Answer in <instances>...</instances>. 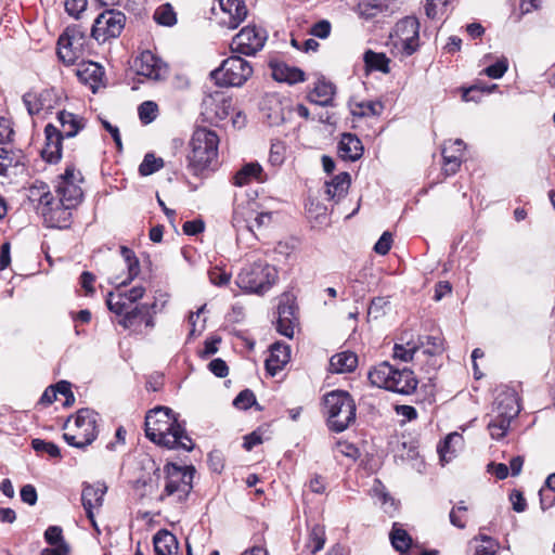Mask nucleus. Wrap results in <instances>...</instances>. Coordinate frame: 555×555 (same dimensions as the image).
<instances>
[{
    "mask_svg": "<svg viewBox=\"0 0 555 555\" xmlns=\"http://www.w3.org/2000/svg\"><path fill=\"white\" fill-rule=\"evenodd\" d=\"M145 435L151 441L167 449L191 451L194 448L184 426L167 406H157L146 414Z\"/></svg>",
    "mask_w": 555,
    "mask_h": 555,
    "instance_id": "f257e3e1",
    "label": "nucleus"
},
{
    "mask_svg": "<svg viewBox=\"0 0 555 555\" xmlns=\"http://www.w3.org/2000/svg\"><path fill=\"white\" fill-rule=\"evenodd\" d=\"M219 138L217 133L207 128H197L192 134L188 155L189 170L195 175H203L214 169L217 164Z\"/></svg>",
    "mask_w": 555,
    "mask_h": 555,
    "instance_id": "f03ea898",
    "label": "nucleus"
},
{
    "mask_svg": "<svg viewBox=\"0 0 555 555\" xmlns=\"http://www.w3.org/2000/svg\"><path fill=\"white\" fill-rule=\"evenodd\" d=\"M324 414L332 431L343 433L356 422V402L344 390H333L324 396Z\"/></svg>",
    "mask_w": 555,
    "mask_h": 555,
    "instance_id": "7ed1b4c3",
    "label": "nucleus"
},
{
    "mask_svg": "<svg viewBox=\"0 0 555 555\" xmlns=\"http://www.w3.org/2000/svg\"><path fill=\"white\" fill-rule=\"evenodd\" d=\"M276 280L278 271L273 266L256 261L242 268L235 284L245 293L260 295L268 292Z\"/></svg>",
    "mask_w": 555,
    "mask_h": 555,
    "instance_id": "20e7f679",
    "label": "nucleus"
},
{
    "mask_svg": "<svg viewBox=\"0 0 555 555\" xmlns=\"http://www.w3.org/2000/svg\"><path fill=\"white\" fill-rule=\"evenodd\" d=\"M165 472L166 482L159 500L168 499L170 503L185 502L193 489L194 467L167 464Z\"/></svg>",
    "mask_w": 555,
    "mask_h": 555,
    "instance_id": "39448f33",
    "label": "nucleus"
},
{
    "mask_svg": "<svg viewBox=\"0 0 555 555\" xmlns=\"http://www.w3.org/2000/svg\"><path fill=\"white\" fill-rule=\"evenodd\" d=\"M253 72L248 61L240 55H233L225 59L210 75L219 86L241 87L251 77Z\"/></svg>",
    "mask_w": 555,
    "mask_h": 555,
    "instance_id": "423d86ee",
    "label": "nucleus"
},
{
    "mask_svg": "<svg viewBox=\"0 0 555 555\" xmlns=\"http://www.w3.org/2000/svg\"><path fill=\"white\" fill-rule=\"evenodd\" d=\"M391 44L401 56H411L420 48V22L414 16L398 21L390 35Z\"/></svg>",
    "mask_w": 555,
    "mask_h": 555,
    "instance_id": "0eeeda50",
    "label": "nucleus"
},
{
    "mask_svg": "<svg viewBox=\"0 0 555 555\" xmlns=\"http://www.w3.org/2000/svg\"><path fill=\"white\" fill-rule=\"evenodd\" d=\"M98 413L89 409H81L74 417L75 433H65L64 440L73 447L82 449L96 438Z\"/></svg>",
    "mask_w": 555,
    "mask_h": 555,
    "instance_id": "6e6552de",
    "label": "nucleus"
},
{
    "mask_svg": "<svg viewBox=\"0 0 555 555\" xmlns=\"http://www.w3.org/2000/svg\"><path fill=\"white\" fill-rule=\"evenodd\" d=\"M87 36L79 26H69L57 40V55L65 65H73L82 55Z\"/></svg>",
    "mask_w": 555,
    "mask_h": 555,
    "instance_id": "1a4fd4ad",
    "label": "nucleus"
},
{
    "mask_svg": "<svg viewBox=\"0 0 555 555\" xmlns=\"http://www.w3.org/2000/svg\"><path fill=\"white\" fill-rule=\"evenodd\" d=\"M42 193L39 198L40 211L44 223L50 228H67L69 225L70 209L73 207L62 206L60 202H55L48 186L41 183Z\"/></svg>",
    "mask_w": 555,
    "mask_h": 555,
    "instance_id": "9d476101",
    "label": "nucleus"
},
{
    "mask_svg": "<svg viewBox=\"0 0 555 555\" xmlns=\"http://www.w3.org/2000/svg\"><path fill=\"white\" fill-rule=\"evenodd\" d=\"M125 23L126 16L122 12L106 10L95 18L91 36L98 42H105L109 38H117L121 34Z\"/></svg>",
    "mask_w": 555,
    "mask_h": 555,
    "instance_id": "9b49d317",
    "label": "nucleus"
},
{
    "mask_svg": "<svg viewBox=\"0 0 555 555\" xmlns=\"http://www.w3.org/2000/svg\"><path fill=\"white\" fill-rule=\"evenodd\" d=\"M267 41V33L256 26H246L236 34L230 44L233 53L242 55H255Z\"/></svg>",
    "mask_w": 555,
    "mask_h": 555,
    "instance_id": "f8f14e48",
    "label": "nucleus"
},
{
    "mask_svg": "<svg viewBox=\"0 0 555 555\" xmlns=\"http://www.w3.org/2000/svg\"><path fill=\"white\" fill-rule=\"evenodd\" d=\"M134 69L139 76L153 81H159L167 77V65L151 51H143L134 60Z\"/></svg>",
    "mask_w": 555,
    "mask_h": 555,
    "instance_id": "ddd939ff",
    "label": "nucleus"
},
{
    "mask_svg": "<svg viewBox=\"0 0 555 555\" xmlns=\"http://www.w3.org/2000/svg\"><path fill=\"white\" fill-rule=\"evenodd\" d=\"M59 95L55 89H43L39 92L29 91L23 95V102L29 115L39 114L41 111H51L59 103Z\"/></svg>",
    "mask_w": 555,
    "mask_h": 555,
    "instance_id": "4468645a",
    "label": "nucleus"
},
{
    "mask_svg": "<svg viewBox=\"0 0 555 555\" xmlns=\"http://www.w3.org/2000/svg\"><path fill=\"white\" fill-rule=\"evenodd\" d=\"M205 114L215 121L227 119L234 111L231 98L222 94L210 95L204 100Z\"/></svg>",
    "mask_w": 555,
    "mask_h": 555,
    "instance_id": "2eb2a0df",
    "label": "nucleus"
},
{
    "mask_svg": "<svg viewBox=\"0 0 555 555\" xmlns=\"http://www.w3.org/2000/svg\"><path fill=\"white\" fill-rule=\"evenodd\" d=\"M491 412L498 414V417L512 421L520 412L517 393L514 390L500 392L493 402Z\"/></svg>",
    "mask_w": 555,
    "mask_h": 555,
    "instance_id": "dca6fc26",
    "label": "nucleus"
},
{
    "mask_svg": "<svg viewBox=\"0 0 555 555\" xmlns=\"http://www.w3.org/2000/svg\"><path fill=\"white\" fill-rule=\"evenodd\" d=\"M46 144L41 151L42 158L48 163H57L62 156V133L60 129L48 124L44 128Z\"/></svg>",
    "mask_w": 555,
    "mask_h": 555,
    "instance_id": "f3484780",
    "label": "nucleus"
},
{
    "mask_svg": "<svg viewBox=\"0 0 555 555\" xmlns=\"http://www.w3.org/2000/svg\"><path fill=\"white\" fill-rule=\"evenodd\" d=\"M269 66L272 77L276 81L293 85L305 80V73L301 69L291 67L282 61L272 59L269 62Z\"/></svg>",
    "mask_w": 555,
    "mask_h": 555,
    "instance_id": "a211bd4d",
    "label": "nucleus"
},
{
    "mask_svg": "<svg viewBox=\"0 0 555 555\" xmlns=\"http://www.w3.org/2000/svg\"><path fill=\"white\" fill-rule=\"evenodd\" d=\"M291 360V348L283 343H274L270 348V356L266 360V370L274 376Z\"/></svg>",
    "mask_w": 555,
    "mask_h": 555,
    "instance_id": "6ab92c4d",
    "label": "nucleus"
},
{
    "mask_svg": "<svg viewBox=\"0 0 555 555\" xmlns=\"http://www.w3.org/2000/svg\"><path fill=\"white\" fill-rule=\"evenodd\" d=\"M422 345L424 344L421 337H414L412 334L402 335L393 346L392 357L403 362L412 361Z\"/></svg>",
    "mask_w": 555,
    "mask_h": 555,
    "instance_id": "aec40b11",
    "label": "nucleus"
},
{
    "mask_svg": "<svg viewBox=\"0 0 555 555\" xmlns=\"http://www.w3.org/2000/svg\"><path fill=\"white\" fill-rule=\"evenodd\" d=\"M106 488L103 485L92 486L86 485L82 489L81 501L88 518L95 525L93 517V508L100 507L103 503V498Z\"/></svg>",
    "mask_w": 555,
    "mask_h": 555,
    "instance_id": "412c9836",
    "label": "nucleus"
},
{
    "mask_svg": "<svg viewBox=\"0 0 555 555\" xmlns=\"http://www.w3.org/2000/svg\"><path fill=\"white\" fill-rule=\"evenodd\" d=\"M219 5L228 20L223 24L229 28H236L247 16V8L243 0H218Z\"/></svg>",
    "mask_w": 555,
    "mask_h": 555,
    "instance_id": "4be33fe9",
    "label": "nucleus"
},
{
    "mask_svg": "<svg viewBox=\"0 0 555 555\" xmlns=\"http://www.w3.org/2000/svg\"><path fill=\"white\" fill-rule=\"evenodd\" d=\"M278 314L276 331L287 338H293L297 321L294 305L281 302L278 307Z\"/></svg>",
    "mask_w": 555,
    "mask_h": 555,
    "instance_id": "5701e85b",
    "label": "nucleus"
},
{
    "mask_svg": "<svg viewBox=\"0 0 555 555\" xmlns=\"http://www.w3.org/2000/svg\"><path fill=\"white\" fill-rule=\"evenodd\" d=\"M398 370L389 362L384 361L369 371V379L372 385L389 391L391 379L397 376Z\"/></svg>",
    "mask_w": 555,
    "mask_h": 555,
    "instance_id": "b1692460",
    "label": "nucleus"
},
{
    "mask_svg": "<svg viewBox=\"0 0 555 555\" xmlns=\"http://www.w3.org/2000/svg\"><path fill=\"white\" fill-rule=\"evenodd\" d=\"M396 374L397 376L391 379L389 391L408 396L416 390L418 380L413 371L404 367L399 369Z\"/></svg>",
    "mask_w": 555,
    "mask_h": 555,
    "instance_id": "393cba45",
    "label": "nucleus"
},
{
    "mask_svg": "<svg viewBox=\"0 0 555 555\" xmlns=\"http://www.w3.org/2000/svg\"><path fill=\"white\" fill-rule=\"evenodd\" d=\"M155 555H178L179 544L176 535L166 529L156 532L153 538Z\"/></svg>",
    "mask_w": 555,
    "mask_h": 555,
    "instance_id": "a878e982",
    "label": "nucleus"
},
{
    "mask_svg": "<svg viewBox=\"0 0 555 555\" xmlns=\"http://www.w3.org/2000/svg\"><path fill=\"white\" fill-rule=\"evenodd\" d=\"M335 91V86L331 81H326L322 78L318 79L308 98L311 103L320 106H330L333 104Z\"/></svg>",
    "mask_w": 555,
    "mask_h": 555,
    "instance_id": "bb28decb",
    "label": "nucleus"
},
{
    "mask_svg": "<svg viewBox=\"0 0 555 555\" xmlns=\"http://www.w3.org/2000/svg\"><path fill=\"white\" fill-rule=\"evenodd\" d=\"M55 188L62 206L75 207L82 197V190L77 182L57 181Z\"/></svg>",
    "mask_w": 555,
    "mask_h": 555,
    "instance_id": "cd10ccee",
    "label": "nucleus"
},
{
    "mask_svg": "<svg viewBox=\"0 0 555 555\" xmlns=\"http://www.w3.org/2000/svg\"><path fill=\"white\" fill-rule=\"evenodd\" d=\"M362 152V143L356 135L351 133L343 134L338 146V153L343 159L354 162L361 157Z\"/></svg>",
    "mask_w": 555,
    "mask_h": 555,
    "instance_id": "c85d7f7f",
    "label": "nucleus"
},
{
    "mask_svg": "<svg viewBox=\"0 0 555 555\" xmlns=\"http://www.w3.org/2000/svg\"><path fill=\"white\" fill-rule=\"evenodd\" d=\"M77 76L81 81L89 83L93 88L102 81L104 69L99 63L82 61L78 64Z\"/></svg>",
    "mask_w": 555,
    "mask_h": 555,
    "instance_id": "c756f323",
    "label": "nucleus"
},
{
    "mask_svg": "<svg viewBox=\"0 0 555 555\" xmlns=\"http://www.w3.org/2000/svg\"><path fill=\"white\" fill-rule=\"evenodd\" d=\"M253 179L259 182L267 180L259 163H248L244 165L233 177V183L237 186H243L248 184Z\"/></svg>",
    "mask_w": 555,
    "mask_h": 555,
    "instance_id": "7c9ffc66",
    "label": "nucleus"
},
{
    "mask_svg": "<svg viewBox=\"0 0 555 555\" xmlns=\"http://www.w3.org/2000/svg\"><path fill=\"white\" fill-rule=\"evenodd\" d=\"M358 364V357L350 351L334 354L330 359V371L335 374L352 372Z\"/></svg>",
    "mask_w": 555,
    "mask_h": 555,
    "instance_id": "2f4dec72",
    "label": "nucleus"
},
{
    "mask_svg": "<svg viewBox=\"0 0 555 555\" xmlns=\"http://www.w3.org/2000/svg\"><path fill=\"white\" fill-rule=\"evenodd\" d=\"M120 256L124 259V262L127 267L128 273H127L126 279H124L119 282L116 280L115 283L118 286H125V285L131 283L139 275L140 262H139V259L135 256L134 251L132 249L128 248L127 246H120Z\"/></svg>",
    "mask_w": 555,
    "mask_h": 555,
    "instance_id": "473e14b6",
    "label": "nucleus"
},
{
    "mask_svg": "<svg viewBox=\"0 0 555 555\" xmlns=\"http://www.w3.org/2000/svg\"><path fill=\"white\" fill-rule=\"evenodd\" d=\"M57 120L63 138H73L83 128L82 119L66 111L57 114Z\"/></svg>",
    "mask_w": 555,
    "mask_h": 555,
    "instance_id": "72a5a7b5",
    "label": "nucleus"
},
{
    "mask_svg": "<svg viewBox=\"0 0 555 555\" xmlns=\"http://www.w3.org/2000/svg\"><path fill=\"white\" fill-rule=\"evenodd\" d=\"M24 165L21 151L0 146V176L7 177L9 169Z\"/></svg>",
    "mask_w": 555,
    "mask_h": 555,
    "instance_id": "f704fd0d",
    "label": "nucleus"
},
{
    "mask_svg": "<svg viewBox=\"0 0 555 555\" xmlns=\"http://www.w3.org/2000/svg\"><path fill=\"white\" fill-rule=\"evenodd\" d=\"M350 184V176L347 172H341L333 178V180L326 184V194L331 199L340 198L344 196Z\"/></svg>",
    "mask_w": 555,
    "mask_h": 555,
    "instance_id": "c9c22d12",
    "label": "nucleus"
},
{
    "mask_svg": "<svg viewBox=\"0 0 555 555\" xmlns=\"http://www.w3.org/2000/svg\"><path fill=\"white\" fill-rule=\"evenodd\" d=\"M363 61L370 70H378L384 74H388L390 72V60L384 53L367 50L363 55Z\"/></svg>",
    "mask_w": 555,
    "mask_h": 555,
    "instance_id": "e433bc0d",
    "label": "nucleus"
},
{
    "mask_svg": "<svg viewBox=\"0 0 555 555\" xmlns=\"http://www.w3.org/2000/svg\"><path fill=\"white\" fill-rule=\"evenodd\" d=\"M390 0H359V14L372 18L388 9Z\"/></svg>",
    "mask_w": 555,
    "mask_h": 555,
    "instance_id": "4c0bfd02",
    "label": "nucleus"
},
{
    "mask_svg": "<svg viewBox=\"0 0 555 555\" xmlns=\"http://www.w3.org/2000/svg\"><path fill=\"white\" fill-rule=\"evenodd\" d=\"M463 437L460 434L452 433L448 435L443 443L438 448L441 461L449 462L455 455L456 448L461 447Z\"/></svg>",
    "mask_w": 555,
    "mask_h": 555,
    "instance_id": "58836bf2",
    "label": "nucleus"
},
{
    "mask_svg": "<svg viewBox=\"0 0 555 555\" xmlns=\"http://www.w3.org/2000/svg\"><path fill=\"white\" fill-rule=\"evenodd\" d=\"M390 541L392 546L402 555L410 548L412 539L410 534L402 529L398 524H393L390 532Z\"/></svg>",
    "mask_w": 555,
    "mask_h": 555,
    "instance_id": "ea45409f",
    "label": "nucleus"
},
{
    "mask_svg": "<svg viewBox=\"0 0 555 555\" xmlns=\"http://www.w3.org/2000/svg\"><path fill=\"white\" fill-rule=\"evenodd\" d=\"M153 20L158 25L172 27L177 24V13L170 3H164L156 8Z\"/></svg>",
    "mask_w": 555,
    "mask_h": 555,
    "instance_id": "a19ab883",
    "label": "nucleus"
},
{
    "mask_svg": "<svg viewBox=\"0 0 555 555\" xmlns=\"http://www.w3.org/2000/svg\"><path fill=\"white\" fill-rule=\"evenodd\" d=\"M384 105L378 101H366L357 103L352 108L351 113L358 117L379 116L383 113Z\"/></svg>",
    "mask_w": 555,
    "mask_h": 555,
    "instance_id": "79ce46f5",
    "label": "nucleus"
},
{
    "mask_svg": "<svg viewBox=\"0 0 555 555\" xmlns=\"http://www.w3.org/2000/svg\"><path fill=\"white\" fill-rule=\"evenodd\" d=\"M490 421L488 423V430L493 439H502L511 425V421L504 417H498V414L490 413Z\"/></svg>",
    "mask_w": 555,
    "mask_h": 555,
    "instance_id": "37998d69",
    "label": "nucleus"
},
{
    "mask_svg": "<svg viewBox=\"0 0 555 555\" xmlns=\"http://www.w3.org/2000/svg\"><path fill=\"white\" fill-rule=\"evenodd\" d=\"M287 146L285 142L275 140L272 141L269 152V164L274 168H280L286 159Z\"/></svg>",
    "mask_w": 555,
    "mask_h": 555,
    "instance_id": "c03bdc74",
    "label": "nucleus"
},
{
    "mask_svg": "<svg viewBox=\"0 0 555 555\" xmlns=\"http://www.w3.org/2000/svg\"><path fill=\"white\" fill-rule=\"evenodd\" d=\"M106 304L107 308L118 315H124L131 306V304L128 301V299L122 293H118L116 295L109 293Z\"/></svg>",
    "mask_w": 555,
    "mask_h": 555,
    "instance_id": "a18cd8bd",
    "label": "nucleus"
},
{
    "mask_svg": "<svg viewBox=\"0 0 555 555\" xmlns=\"http://www.w3.org/2000/svg\"><path fill=\"white\" fill-rule=\"evenodd\" d=\"M443 156V169L448 175H454L462 163V153H455L449 151L448 146H444L442 150Z\"/></svg>",
    "mask_w": 555,
    "mask_h": 555,
    "instance_id": "49530a36",
    "label": "nucleus"
},
{
    "mask_svg": "<svg viewBox=\"0 0 555 555\" xmlns=\"http://www.w3.org/2000/svg\"><path fill=\"white\" fill-rule=\"evenodd\" d=\"M150 307L147 305H139L133 308H129L128 311L122 315V319L119 321V324L125 328H128L135 324L139 318H143L144 314L149 313Z\"/></svg>",
    "mask_w": 555,
    "mask_h": 555,
    "instance_id": "de8ad7c7",
    "label": "nucleus"
},
{
    "mask_svg": "<svg viewBox=\"0 0 555 555\" xmlns=\"http://www.w3.org/2000/svg\"><path fill=\"white\" fill-rule=\"evenodd\" d=\"M325 543L324 528L321 526H314L309 534L307 547L311 554H315L321 551Z\"/></svg>",
    "mask_w": 555,
    "mask_h": 555,
    "instance_id": "09e8293b",
    "label": "nucleus"
},
{
    "mask_svg": "<svg viewBox=\"0 0 555 555\" xmlns=\"http://www.w3.org/2000/svg\"><path fill=\"white\" fill-rule=\"evenodd\" d=\"M496 85H491L490 87L485 85H474L464 90L462 99L465 102H479L481 94L491 93L494 89H496Z\"/></svg>",
    "mask_w": 555,
    "mask_h": 555,
    "instance_id": "8fccbe9b",
    "label": "nucleus"
},
{
    "mask_svg": "<svg viewBox=\"0 0 555 555\" xmlns=\"http://www.w3.org/2000/svg\"><path fill=\"white\" fill-rule=\"evenodd\" d=\"M164 166V160L159 157H155L153 154H146L143 162L139 166V172L141 176H150Z\"/></svg>",
    "mask_w": 555,
    "mask_h": 555,
    "instance_id": "3c124183",
    "label": "nucleus"
},
{
    "mask_svg": "<svg viewBox=\"0 0 555 555\" xmlns=\"http://www.w3.org/2000/svg\"><path fill=\"white\" fill-rule=\"evenodd\" d=\"M421 347H424L423 353L430 357L440 354L443 351V341L439 335L426 336Z\"/></svg>",
    "mask_w": 555,
    "mask_h": 555,
    "instance_id": "603ef678",
    "label": "nucleus"
},
{
    "mask_svg": "<svg viewBox=\"0 0 555 555\" xmlns=\"http://www.w3.org/2000/svg\"><path fill=\"white\" fill-rule=\"evenodd\" d=\"M157 104L152 101H145L139 105L138 113L143 124L152 122L157 116Z\"/></svg>",
    "mask_w": 555,
    "mask_h": 555,
    "instance_id": "864d4df0",
    "label": "nucleus"
},
{
    "mask_svg": "<svg viewBox=\"0 0 555 555\" xmlns=\"http://www.w3.org/2000/svg\"><path fill=\"white\" fill-rule=\"evenodd\" d=\"M31 447L38 453H48L51 457L61 456L60 448L53 442L37 438L31 441Z\"/></svg>",
    "mask_w": 555,
    "mask_h": 555,
    "instance_id": "5fc2aeb1",
    "label": "nucleus"
},
{
    "mask_svg": "<svg viewBox=\"0 0 555 555\" xmlns=\"http://www.w3.org/2000/svg\"><path fill=\"white\" fill-rule=\"evenodd\" d=\"M266 116L270 126H278L286 119L285 111L279 101H274Z\"/></svg>",
    "mask_w": 555,
    "mask_h": 555,
    "instance_id": "6e6d98bb",
    "label": "nucleus"
},
{
    "mask_svg": "<svg viewBox=\"0 0 555 555\" xmlns=\"http://www.w3.org/2000/svg\"><path fill=\"white\" fill-rule=\"evenodd\" d=\"M44 539L51 547H59L61 544H67L63 539L62 528L59 526H50L44 531Z\"/></svg>",
    "mask_w": 555,
    "mask_h": 555,
    "instance_id": "4d7b16f0",
    "label": "nucleus"
},
{
    "mask_svg": "<svg viewBox=\"0 0 555 555\" xmlns=\"http://www.w3.org/2000/svg\"><path fill=\"white\" fill-rule=\"evenodd\" d=\"M546 489H541L539 492L542 509L550 508L555 503V498L547 501L546 492L555 491V473L551 474L545 480Z\"/></svg>",
    "mask_w": 555,
    "mask_h": 555,
    "instance_id": "13d9d810",
    "label": "nucleus"
},
{
    "mask_svg": "<svg viewBox=\"0 0 555 555\" xmlns=\"http://www.w3.org/2000/svg\"><path fill=\"white\" fill-rule=\"evenodd\" d=\"M256 403V397L249 389L241 391L234 399L233 404L241 410H247Z\"/></svg>",
    "mask_w": 555,
    "mask_h": 555,
    "instance_id": "bf43d9fd",
    "label": "nucleus"
},
{
    "mask_svg": "<svg viewBox=\"0 0 555 555\" xmlns=\"http://www.w3.org/2000/svg\"><path fill=\"white\" fill-rule=\"evenodd\" d=\"M508 64L505 59L496 61L494 64L483 69V73L492 79H500L507 72Z\"/></svg>",
    "mask_w": 555,
    "mask_h": 555,
    "instance_id": "052dcab7",
    "label": "nucleus"
},
{
    "mask_svg": "<svg viewBox=\"0 0 555 555\" xmlns=\"http://www.w3.org/2000/svg\"><path fill=\"white\" fill-rule=\"evenodd\" d=\"M335 448L338 453L351 460H357L360 455L359 449L348 441L339 440L336 442Z\"/></svg>",
    "mask_w": 555,
    "mask_h": 555,
    "instance_id": "680f3d73",
    "label": "nucleus"
},
{
    "mask_svg": "<svg viewBox=\"0 0 555 555\" xmlns=\"http://www.w3.org/2000/svg\"><path fill=\"white\" fill-rule=\"evenodd\" d=\"M14 130L12 121L9 118L0 117V144H5L12 141Z\"/></svg>",
    "mask_w": 555,
    "mask_h": 555,
    "instance_id": "e2e57ef3",
    "label": "nucleus"
},
{
    "mask_svg": "<svg viewBox=\"0 0 555 555\" xmlns=\"http://www.w3.org/2000/svg\"><path fill=\"white\" fill-rule=\"evenodd\" d=\"M272 222V214L271 212H259L254 218L251 223L247 224V229L250 232H255L256 230H260L263 227H268Z\"/></svg>",
    "mask_w": 555,
    "mask_h": 555,
    "instance_id": "0e129e2a",
    "label": "nucleus"
},
{
    "mask_svg": "<svg viewBox=\"0 0 555 555\" xmlns=\"http://www.w3.org/2000/svg\"><path fill=\"white\" fill-rule=\"evenodd\" d=\"M388 305V300L384 297L373 298L369 309L367 314L374 319H377L384 313V308Z\"/></svg>",
    "mask_w": 555,
    "mask_h": 555,
    "instance_id": "69168bd1",
    "label": "nucleus"
},
{
    "mask_svg": "<svg viewBox=\"0 0 555 555\" xmlns=\"http://www.w3.org/2000/svg\"><path fill=\"white\" fill-rule=\"evenodd\" d=\"M392 235L389 232H384L379 240L374 245V251L378 255H386L391 248Z\"/></svg>",
    "mask_w": 555,
    "mask_h": 555,
    "instance_id": "338daca9",
    "label": "nucleus"
},
{
    "mask_svg": "<svg viewBox=\"0 0 555 555\" xmlns=\"http://www.w3.org/2000/svg\"><path fill=\"white\" fill-rule=\"evenodd\" d=\"M208 274L210 282L217 286H224L229 284L231 280V274L222 271L219 268L211 269Z\"/></svg>",
    "mask_w": 555,
    "mask_h": 555,
    "instance_id": "774afa93",
    "label": "nucleus"
}]
</instances>
